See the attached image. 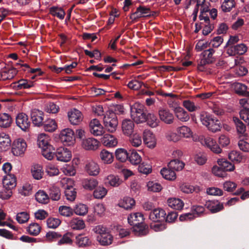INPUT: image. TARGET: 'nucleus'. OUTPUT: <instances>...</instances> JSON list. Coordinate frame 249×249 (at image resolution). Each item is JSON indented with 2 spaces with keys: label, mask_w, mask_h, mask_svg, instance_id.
I'll use <instances>...</instances> for the list:
<instances>
[{
  "label": "nucleus",
  "mask_w": 249,
  "mask_h": 249,
  "mask_svg": "<svg viewBox=\"0 0 249 249\" xmlns=\"http://www.w3.org/2000/svg\"><path fill=\"white\" fill-rule=\"evenodd\" d=\"M73 234L71 232H68L64 234L62 238L58 241L57 245H61L63 244L71 245L72 243V237Z\"/></svg>",
  "instance_id": "obj_54"
},
{
  "label": "nucleus",
  "mask_w": 249,
  "mask_h": 249,
  "mask_svg": "<svg viewBox=\"0 0 249 249\" xmlns=\"http://www.w3.org/2000/svg\"><path fill=\"white\" fill-rule=\"evenodd\" d=\"M26 148V142L23 139H18L13 142L12 150L13 154L15 156H18L23 155Z\"/></svg>",
  "instance_id": "obj_4"
},
{
  "label": "nucleus",
  "mask_w": 249,
  "mask_h": 249,
  "mask_svg": "<svg viewBox=\"0 0 249 249\" xmlns=\"http://www.w3.org/2000/svg\"><path fill=\"white\" fill-rule=\"evenodd\" d=\"M61 193L59 188L53 186L49 189V196L53 201H57L60 198Z\"/></svg>",
  "instance_id": "obj_43"
},
{
  "label": "nucleus",
  "mask_w": 249,
  "mask_h": 249,
  "mask_svg": "<svg viewBox=\"0 0 249 249\" xmlns=\"http://www.w3.org/2000/svg\"><path fill=\"white\" fill-rule=\"evenodd\" d=\"M232 88L235 93L240 95L249 96V92L247 91V87L240 83H235L232 85Z\"/></svg>",
  "instance_id": "obj_25"
},
{
  "label": "nucleus",
  "mask_w": 249,
  "mask_h": 249,
  "mask_svg": "<svg viewBox=\"0 0 249 249\" xmlns=\"http://www.w3.org/2000/svg\"><path fill=\"white\" fill-rule=\"evenodd\" d=\"M12 122V119L10 115L7 113L0 114V126L3 128L9 127Z\"/></svg>",
  "instance_id": "obj_33"
},
{
  "label": "nucleus",
  "mask_w": 249,
  "mask_h": 249,
  "mask_svg": "<svg viewBox=\"0 0 249 249\" xmlns=\"http://www.w3.org/2000/svg\"><path fill=\"white\" fill-rule=\"evenodd\" d=\"M36 199L40 203L46 204L49 202V197L43 191L39 190L36 194Z\"/></svg>",
  "instance_id": "obj_45"
},
{
  "label": "nucleus",
  "mask_w": 249,
  "mask_h": 249,
  "mask_svg": "<svg viewBox=\"0 0 249 249\" xmlns=\"http://www.w3.org/2000/svg\"><path fill=\"white\" fill-rule=\"evenodd\" d=\"M78 215L83 216L86 215L88 212V206L82 203L76 204L73 209V212Z\"/></svg>",
  "instance_id": "obj_41"
},
{
  "label": "nucleus",
  "mask_w": 249,
  "mask_h": 249,
  "mask_svg": "<svg viewBox=\"0 0 249 249\" xmlns=\"http://www.w3.org/2000/svg\"><path fill=\"white\" fill-rule=\"evenodd\" d=\"M89 130L94 136L102 135L104 132V127L97 119L91 120L89 123Z\"/></svg>",
  "instance_id": "obj_6"
},
{
  "label": "nucleus",
  "mask_w": 249,
  "mask_h": 249,
  "mask_svg": "<svg viewBox=\"0 0 249 249\" xmlns=\"http://www.w3.org/2000/svg\"><path fill=\"white\" fill-rule=\"evenodd\" d=\"M215 51L213 49L210 48L204 51L200 55L198 60V69L200 71L203 70V67L208 64L213 63L214 60L213 54Z\"/></svg>",
  "instance_id": "obj_3"
},
{
  "label": "nucleus",
  "mask_w": 249,
  "mask_h": 249,
  "mask_svg": "<svg viewBox=\"0 0 249 249\" xmlns=\"http://www.w3.org/2000/svg\"><path fill=\"white\" fill-rule=\"evenodd\" d=\"M68 116L70 123L73 125L78 124L83 120L81 112L75 108L68 112Z\"/></svg>",
  "instance_id": "obj_13"
},
{
  "label": "nucleus",
  "mask_w": 249,
  "mask_h": 249,
  "mask_svg": "<svg viewBox=\"0 0 249 249\" xmlns=\"http://www.w3.org/2000/svg\"><path fill=\"white\" fill-rule=\"evenodd\" d=\"M33 86L34 83L32 81L28 80L27 79H20L15 83V87L18 89H24L30 88Z\"/></svg>",
  "instance_id": "obj_42"
},
{
  "label": "nucleus",
  "mask_w": 249,
  "mask_h": 249,
  "mask_svg": "<svg viewBox=\"0 0 249 249\" xmlns=\"http://www.w3.org/2000/svg\"><path fill=\"white\" fill-rule=\"evenodd\" d=\"M206 127L212 132H216L220 130L221 124L218 120L213 117Z\"/></svg>",
  "instance_id": "obj_30"
},
{
  "label": "nucleus",
  "mask_w": 249,
  "mask_h": 249,
  "mask_svg": "<svg viewBox=\"0 0 249 249\" xmlns=\"http://www.w3.org/2000/svg\"><path fill=\"white\" fill-rule=\"evenodd\" d=\"M184 165L185 164L183 161L178 159H175L169 162L168 167L175 172L181 170L184 168Z\"/></svg>",
  "instance_id": "obj_37"
},
{
  "label": "nucleus",
  "mask_w": 249,
  "mask_h": 249,
  "mask_svg": "<svg viewBox=\"0 0 249 249\" xmlns=\"http://www.w3.org/2000/svg\"><path fill=\"white\" fill-rule=\"evenodd\" d=\"M130 110L131 118L136 123H142L146 121V109L142 104L136 102L131 107Z\"/></svg>",
  "instance_id": "obj_1"
},
{
  "label": "nucleus",
  "mask_w": 249,
  "mask_h": 249,
  "mask_svg": "<svg viewBox=\"0 0 249 249\" xmlns=\"http://www.w3.org/2000/svg\"><path fill=\"white\" fill-rule=\"evenodd\" d=\"M62 172L67 176H72L76 174V170L72 163L65 164L61 168Z\"/></svg>",
  "instance_id": "obj_48"
},
{
  "label": "nucleus",
  "mask_w": 249,
  "mask_h": 249,
  "mask_svg": "<svg viewBox=\"0 0 249 249\" xmlns=\"http://www.w3.org/2000/svg\"><path fill=\"white\" fill-rule=\"evenodd\" d=\"M51 14L60 19H63L65 15V12L63 9L59 7H52L50 10Z\"/></svg>",
  "instance_id": "obj_62"
},
{
  "label": "nucleus",
  "mask_w": 249,
  "mask_h": 249,
  "mask_svg": "<svg viewBox=\"0 0 249 249\" xmlns=\"http://www.w3.org/2000/svg\"><path fill=\"white\" fill-rule=\"evenodd\" d=\"M45 171L47 175L50 177L57 176L59 173L57 167L52 163H49L46 165Z\"/></svg>",
  "instance_id": "obj_51"
},
{
  "label": "nucleus",
  "mask_w": 249,
  "mask_h": 249,
  "mask_svg": "<svg viewBox=\"0 0 249 249\" xmlns=\"http://www.w3.org/2000/svg\"><path fill=\"white\" fill-rule=\"evenodd\" d=\"M31 173L35 179H40L43 175L42 166L39 164L34 165L31 168Z\"/></svg>",
  "instance_id": "obj_38"
},
{
  "label": "nucleus",
  "mask_w": 249,
  "mask_h": 249,
  "mask_svg": "<svg viewBox=\"0 0 249 249\" xmlns=\"http://www.w3.org/2000/svg\"><path fill=\"white\" fill-rule=\"evenodd\" d=\"M233 121L236 125V130L238 133L242 135L243 136H246V127L243 123L238 118L233 117Z\"/></svg>",
  "instance_id": "obj_39"
},
{
  "label": "nucleus",
  "mask_w": 249,
  "mask_h": 249,
  "mask_svg": "<svg viewBox=\"0 0 249 249\" xmlns=\"http://www.w3.org/2000/svg\"><path fill=\"white\" fill-rule=\"evenodd\" d=\"M57 127L56 122L51 119H49L45 122L44 129L46 131L53 132Z\"/></svg>",
  "instance_id": "obj_47"
},
{
  "label": "nucleus",
  "mask_w": 249,
  "mask_h": 249,
  "mask_svg": "<svg viewBox=\"0 0 249 249\" xmlns=\"http://www.w3.org/2000/svg\"><path fill=\"white\" fill-rule=\"evenodd\" d=\"M100 157L103 162L106 164L111 163L114 159L112 153L105 149L100 152Z\"/></svg>",
  "instance_id": "obj_34"
},
{
  "label": "nucleus",
  "mask_w": 249,
  "mask_h": 249,
  "mask_svg": "<svg viewBox=\"0 0 249 249\" xmlns=\"http://www.w3.org/2000/svg\"><path fill=\"white\" fill-rule=\"evenodd\" d=\"M74 132L70 128L63 129L60 134V138L62 142H71L74 139Z\"/></svg>",
  "instance_id": "obj_19"
},
{
  "label": "nucleus",
  "mask_w": 249,
  "mask_h": 249,
  "mask_svg": "<svg viewBox=\"0 0 249 249\" xmlns=\"http://www.w3.org/2000/svg\"><path fill=\"white\" fill-rule=\"evenodd\" d=\"M16 123L17 126L24 131H27L31 124L28 116L23 113H19L17 115Z\"/></svg>",
  "instance_id": "obj_5"
},
{
  "label": "nucleus",
  "mask_w": 249,
  "mask_h": 249,
  "mask_svg": "<svg viewBox=\"0 0 249 249\" xmlns=\"http://www.w3.org/2000/svg\"><path fill=\"white\" fill-rule=\"evenodd\" d=\"M112 235L108 232L103 235H97L96 239L97 241L102 246H108L110 245L113 241Z\"/></svg>",
  "instance_id": "obj_26"
},
{
  "label": "nucleus",
  "mask_w": 249,
  "mask_h": 249,
  "mask_svg": "<svg viewBox=\"0 0 249 249\" xmlns=\"http://www.w3.org/2000/svg\"><path fill=\"white\" fill-rule=\"evenodd\" d=\"M70 224L71 228L75 230H82L85 227L84 221L78 218L72 219Z\"/></svg>",
  "instance_id": "obj_56"
},
{
  "label": "nucleus",
  "mask_w": 249,
  "mask_h": 249,
  "mask_svg": "<svg viewBox=\"0 0 249 249\" xmlns=\"http://www.w3.org/2000/svg\"><path fill=\"white\" fill-rule=\"evenodd\" d=\"M103 124L107 131L110 133L114 132L118 125L116 114L111 111L107 112L103 118Z\"/></svg>",
  "instance_id": "obj_2"
},
{
  "label": "nucleus",
  "mask_w": 249,
  "mask_h": 249,
  "mask_svg": "<svg viewBox=\"0 0 249 249\" xmlns=\"http://www.w3.org/2000/svg\"><path fill=\"white\" fill-rule=\"evenodd\" d=\"M99 182L94 178H87L82 180L83 187L87 190L92 191L97 187Z\"/></svg>",
  "instance_id": "obj_24"
},
{
  "label": "nucleus",
  "mask_w": 249,
  "mask_h": 249,
  "mask_svg": "<svg viewBox=\"0 0 249 249\" xmlns=\"http://www.w3.org/2000/svg\"><path fill=\"white\" fill-rule=\"evenodd\" d=\"M42 149L43 156L48 160H52L54 156V148L51 145Z\"/></svg>",
  "instance_id": "obj_49"
},
{
  "label": "nucleus",
  "mask_w": 249,
  "mask_h": 249,
  "mask_svg": "<svg viewBox=\"0 0 249 249\" xmlns=\"http://www.w3.org/2000/svg\"><path fill=\"white\" fill-rule=\"evenodd\" d=\"M217 163L224 171H232L234 169V166L225 159H218Z\"/></svg>",
  "instance_id": "obj_40"
},
{
  "label": "nucleus",
  "mask_w": 249,
  "mask_h": 249,
  "mask_svg": "<svg viewBox=\"0 0 249 249\" xmlns=\"http://www.w3.org/2000/svg\"><path fill=\"white\" fill-rule=\"evenodd\" d=\"M115 156L116 159L121 162L125 161L128 157L126 150L123 148H118L116 149Z\"/></svg>",
  "instance_id": "obj_50"
},
{
  "label": "nucleus",
  "mask_w": 249,
  "mask_h": 249,
  "mask_svg": "<svg viewBox=\"0 0 249 249\" xmlns=\"http://www.w3.org/2000/svg\"><path fill=\"white\" fill-rule=\"evenodd\" d=\"M132 229L134 234L138 236L144 235L148 233V227L144 223L134 226Z\"/></svg>",
  "instance_id": "obj_28"
},
{
  "label": "nucleus",
  "mask_w": 249,
  "mask_h": 249,
  "mask_svg": "<svg viewBox=\"0 0 249 249\" xmlns=\"http://www.w3.org/2000/svg\"><path fill=\"white\" fill-rule=\"evenodd\" d=\"M58 212L61 215L64 217H70L73 215V209L67 206H60Z\"/></svg>",
  "instance_id": "obj_58"
},
{
  "label": "nucleus",
  "mask_w": 249,
  "mask_h": 249,
  "mask_svg": "<svg viewBox=\"0 0 249 249\" xmlns=\"http://www.w3.org/2000/svg\"><path fill=\"white\" fill-rule=\"evenodd\" d=\"M205 206L212 213H217L224 208L223 204L217 200L208 201Z\"/></svg>",
  "instance_id": "obj_17"
},
{
  "label": "nucleus",
  "mask_w": 249,
  "mask_h": 249,
  "mask_svg": "<svg viewBox=\"0 0 249 249\" xmlns=\"http://www.w3.org/2000/svg\"><path fill=\"white\" fill-rule=\"evenodd\" d=\"M99 142L95 139L89 138L83 139L81 143L82 147L87 150H95L98 149Z\"/></svg>",
  "instance_id": "obj_14"
},
{
  "label": "nucleus",
  "mask_w": 249,
  "mask_h": 249,
  "mask_svg": "<svg viewBox=\"0 0 249 249\" xmlns=\"http://www.w3.org/2000/svg\"><path fill=\"white\" fill-rule=\"evenodd\" d=\"M234 0H224L221 5L222 10L224 12H229L234 6Z\"/></svg>",
  "instance_id": "obj_61"
},
{
  "label": "nucleus",
  "mask_w": 249,
  "mask_h": 249,
  "mask_svg": "<svg viewBox=\"0 0 249 249\" xmlns=\"http://www.w3.org/2000/svg\"><path fill=\"white\" fill-rule=\"evenodd\" d=\"M128 222L131 226H135L143 223V216L140 213L130 214L127 217Z\"/></svg>",
  "instance_id": "obj_21"
},
{
  "label": "nucleus",
  "mask_w": 249,
  "mask_h": 249,
  "mask_svg": "<svg viewBox=\"0 0 249 249\" xmlns=\"http://www.w3.org/2000/svg\"><path fill=\"white\" fill-rule=\"evenodd\" d=\"M86 173L91 176H97L100 171L99 165L93 160L88 161L85 166Z\"/></svg>",
  "instance_id": "obj_10"
},
{
  "label": "nucleus",
  "mask_w": 249,
  "mask_h": 249,
  "mask_svg": "<svg viewBox=\"0 0 249 249\" xmlns=\"http://www.w3.org/2000/svg\"><path fill=\"white\" fill-rule=\"evenodd\" d=\"M123 182L122 180L117 176L109 175L105 178V183L112 187H118Z\"/></svg>",
  "instance_id": "obj_27"
},
{
  "label": "nucleus",
  "mask_w": 249,
  "mask_h": 249,
  "mask_svg": "<svg viewBox=\"0 0 249 249\" xmlns=\"http://www.w3.org/2000/svg\"><path fill=\"white\" fill-rule=\"evenodd\" d=\"M146 121L147 124L152 127H157L160 123L159 120L157 118L156 116L153 113H148L146 115Z\"/></svg>",
  "instance_id": "obj_53"
},
{
  "label": "nucleus",
  "mask_w": 249,
  "mask_h": 249,
  "mask_svg": "<svg viewBox=\"0 0 249 249\" xmlns=\"http://www.w3.org/2000/svg\"><path fill=\"white\" fill-rule=\"evenodd\" d=\"M134 123L130 119L124 120L122 124V128L124 134L130 136L133 132Z\"/></svg>",
  "instance_id": "obj_18"
},
{
  "label": "nucleus",
  "mask_w": 249,
  "mask_h": 249,
  "mask_svg": "<svg viewBox=\"0 0 249 249\" xmlns=\"http://www.w3.org/2000/svg\"><path fill=\"white\" fill-rule=\"evenodd\" d=\"M103 144L108 147L116 146L118 144V140L113 135L105 134L101 139Z\"/></svg>",
  "instance_id": "obj_20"
},
{
  "label": "nucleus",
  "mask_w": 249,
  "mask_h": 249,
  "mask_svg": "<svg viewBox=\"0 0 249 249\" xmlns=\"http://www.w3.org/2000/svg\"><path fill=\"white\" fill-rule=\"evenodd\" d=\"M150 15V9L149 8L140 6L137 7L136 12L131 14L130 18L132 20H135L139 18L143 17H147Z\"/></svg>",
  "instance_id": "obj_12"
},
{
  "label": "nucleus",
  "mask_w": 249,
  "mask_h": 249,
  "mask_svg": "<svg viewBox=\"0 0 249 249\" xmlns=\"http://www.w3.org/2000/svg\"><path fill=\"white\" fill-rule=\"evenodd\" d=\"M229 159L233 162L239 163L243 159L242 155L240 152L236 151H232L229 154Z\"/></svg>",
  "instance_id": "obj_60"
},
{
  "label": "nucleus",
  "mask_w": 249,
  "mask_h": 249,
  "mask_svg": "<svg viewBox=\"0 0 249 249\" xmlns=\"http://www.w3.org/2000/svg\"><path fill=\"white\" fill-rule=\"evenodd\" d=\"M55 156L58 160L68 162L71 158V153L68 149L64 147H59L56 150Z\"/></svg>",
  "instance_id": "obj_9"
},
{
  "label": "nucleus",
  "mask_w": 249,
  "mask_h": 249,
  "mask_svg": "<svg viewBox=\"0 0 249 249\" xmlns=\"http://www.w3.org/2000/svg\"><path fill=\"white\" fill-rule=\"evenodd\" d=\"M11 144V139L8 134L5 133H0V152L6 151Z\"/></svg>",
  "instance_id": "obj_23"
},
{
  "label": "nucleus",
  "mask_w": 249,
  "mask_h": 249,
  "mask_svg": "<svg viewBox=\"0 0 249 249\" xmlns=\"http://www.w3.org/2000/svg\"><path fill=\"white\" fill-rule=\"evenodd\" d=\"M165 212L163 209H155L150 213L149 218L154 221H160L165 219Z\"/></svg>",
  "instance_id": "obj_22"
},
{
  "label": "nucleus",
  "mask_w": 249,
  "mask_h": 249,
  "mask_svg": "<svg viewBox=\"0 0 249 249\" xmlns=\"http://www.w3.org/2000/svg\"><path fill=\"white\" fill-rule=\"evenodd\" d=\"M49 141L50 138L47 135L41 133L38 136L37 144L40 148H44L49 146H51V145L49 144Z\"/></svg>",
  "instance_id": "obj_32"
},
{
  "label": "nucleus",
  "mask_w": 249,
  "mask_h": 249,
  "mask_svg": "<svg viewBox=\"0 0 249 249\" xmlns=\"http://www.w3.org/2000/svg\"><path fill=\"white\" fill-rule=\"evenodd\" d=\"M200 142L202 145L209 148L213 152L216 154L221 153V148L213 138L210 137H204L201 139Z\"/></svg>",
  "instance_id": "obj_7"
},
{
  "label": "nucleus",
  "mask_w": 249,
  "mask_h": 249,
  "mask_svg": "<svg viewBox=\"0 0 249 249\" xmlns=\"http://www.w3.org/2000/svg\"><path fill=\"white\" fill-rule=\"evenodd\" d=\"M130 162L132 164H138L142 161V158L136 151H132L129 157Z\"/></svg>",
  "instance_id": "obj_63"
},
{
  "label": "nucleus",
  "mask_w": 249,
  "mask_h": 249,
  "mask_svg": "<svg viewBox=\"0 0 249 249\" xmlns=\"http://www.w3.org/2000/svg\"><path fill=\"white\" fill-rule=\"evenodd\" d=\"M3 185L6 189L12 190L14 189L17 185V179L15 176L13 174H7L3 179Z\"/></svg>",
  "instance_id": "obj_16"
},
{
  "label": "nucleus",
  "mask_w": 249,
  "mask_h": 249,
  "mask_svg": "<svg viewBox=\"0 0 249 249\" xmlns=\"http://www.w3.org/2000/svg\"><path fill=\"white\" fill-rule=\"evenodd\" d=\"M107 192V189L103 186H99L93 192V196L96 199L103 198Z\"/></svg>",
  "instance_id": "obj_52"
},
{
  "label": "nucleus",
  "mask_w": 249,
  "mask_h": 249,
  "mask_svg": "<svg viewBox=\"0 0 249 249\" xmlns=\"http://www.w3.org/2000/svg\"><path fill=\"white\" fill-rule=\"evenodd\" d=\"M143 141L147 147L153 148L156 146V139L154 134L149 130H145L143 132Z\"/></svg>",
  "instance_id": "obj_11"
},
{
  "label": "nucleus",
  "mask_w": 249,
  "mask_h": 249,
  "mask_svg": "<svg viewBox=\"0 0 249 249\" xmlns=\"http://www.w3.org/2000/svg\"><path fill=\"white\" fill-rule=\"evenodd\" d=\"M135 203V200L129 197H125L120 202L119 205L120 207L124 208L125 209H131Z\"/></svg>",
  "instance_id": "obj_46"
},
{
  "label": "nucleus",
  "mask_w": 249,
  "mask_h": 249,
  "mask_svg": "<svg viewBox=\"0 0 249 249\" xmlns=\"http://www.w3.org/2000/svg\"><path fill=\"white\" fill-rule=\"evenodd\" d=\"M76 244L79 247H85L91 245V241L88 236L78 235L76 237Z\"/></svg>",
  "instance_id": "obj_36"
},
{
  "label": "nucleus",
  "mask_w": 249,
  "mask_h": 249,
  "mask_svg": "<svg viewBox=\"0 0 249 249\" xmlns=\"http://www.w3.org/2000/svg\"><path fill=\"white\" fill-rule=\"evenodd\" d=\"M19 193L24 196L32 194V186L29 183H25L18 190Z\"/></svg>",
  "instance_id": "obj_57"
},
{
  "label": "nucleus",
  "mask_w": 249,
  "mask_h": 249,
  "mask_svg": "<svg viewBox=\"0 0 249 249\" xmlns=\"http://www.w3.org/2000/svg\"><path fill=\"white\" fill-rule=\"evenodd\" d=\"M147 189L149 191L153 192H159L162 189L161 184L157 182L149 181L147 183Z\"/></svg>",
  "instance_id": "obj_55"
},
{
  "label": "nucleus",
  "mask_w": 249,
  "mask_h": 249,
  "mask_svg": "<svg viewBox=\"0 0 249 249\" xmlns=\"http://www.w3.org/2000/svg\"><path fill=\"white\" fill-rule=\"evenodd\" d=\"M213 117L206 111H202L199 115L200 121L202 124L205 126L211 121Z\"/></svg>",
  "instance_id": "obj_59"
},
{
  "label": "nucleus",
  "mask_w": 249,
  "mask_h": 249,
  "mask_svg": "<svg viewBox=\"0 0 249 249\" xmlns=\"http://www.w3.org/2000/svg\"><path fill=\"white\" fill-rule=\"evenodd\" d=\"M31 117L35 125L40 126L43 124L44 113L42 111L38 109H33L31 113Z\"/></svg>",
  "instance_id": "obj_15"
},
{
  "label": "nucleus",
  "mask_w": 249,
  "mask_h": 249,
  "mask_svg": "<svg viewBox=\"0 0 249 249\" xmlns=\"http://www.w3.org/2000/svg\"><path fill=\"white\" fill-rule=\"evenodd\" d=\"M158 114L160 120L166 124H170L174 122V115L167 108H160Z\"/></svg>",
  "instance_id": "obj_8"
},
{
  "label": "nucleus",
  "mask_w": 249,
  "mask_h": 249,
  "mask_svg": "<svg viewBox=\"0 0 249 249\" xmlns=\"http://www.w3.org/2000/svg\"><path fill=\"white\" fill-rule=\"evenodd\" d=\"M65 195L68 200L73 201L76 198V192L73 187L70 188V189H67L65 191Z\"/></svg>",
  "instance_id": "obj_64"
},
{
  "label": "nucleus",
  "mask_w": 249,
  "mask_h": 249,
  "mask_svg": "<svg viewBox=\"0 0 249 249\" xmlns=\"http://www.w3.org/2000/svg\"><path fill=\"white\" fill-rule=\"evenodd\" d=\"M160 174L163 178L169 180H174L177 177L175 172L168 167L162 168L160 170Z\"/></svg>",
  "instance_id": "obj_29"
},
{
  "label": "nucleus",
  "mask_w": 249,
  "mask_h": 249,
  "mask_svg": "<svg viewBox=\"0 0 249 249\" xmlns=\"http://www.w3.org/2000/svg\"><path fill=\"white\" fill-rule=\"evenodd\" d=\"M175 113L176 117L181 122H186L189 119L188 113L182 107H176Z\"/></svg>",
  "instance_id": "obj_35"
},
{
  "label": "nucleus",
  "mask_w": 249,
  "mask_h": 249,
  "mask_svg": "<svg viewBox=\"0 0 249 249\" xmlns=\"http://www.w3.org/2000/svg\"><path fill=\"white\" fill-rule=\"evenodd\" d=\"M177 132L179 134V137L181 136L185 138H189L192 136V132L191 129L185 125L179 127L177 128Z\"/></svg>",
  "instance_id": "obj_44"
},
{
  "label": "nucleus",
  "mask_w": 249,
  "mask_h": 249,
  "mask_svg": "<svg viewBox=\"0 0 249 249\" xmlns=\"http://www.w3.org/2000/svg\"><path fill=\"white\" fill-rule=\"evenodd\" d=\"M167 203L168 206L176 210H181L184 206L183 201L179 199L176 198H170L167 200Z\"/></svg>",
  "instance_id": "obj_31"
}]
</instances>
